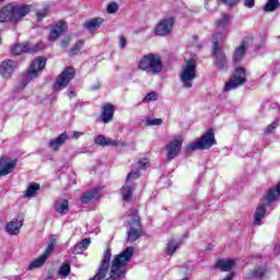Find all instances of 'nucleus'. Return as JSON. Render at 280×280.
<instances>
[{"label":"nucleus","mask_w":280,"mask_h":280,"mask_svg":"<svg viewBox=\"0 0 280 280\" xmlns=\"http://www.w3.org/2000/svg\"><path fill=\"white\" fill-rule=\"evenodd\" d=\"M185 138L183 135H176L173 139L166 144V159L168 161H174L179 154L180 150H183V142Z\"/></svg>","instance_id":"nucleus-8"},{"label":"nucleus","mask_w":280,"mask_h":280,"mask_svg":"<svg viewBox=\"0 0 280 280\" xmlns=\"http://www.w3.org/2000/svg\"><path fill=\"white\" fill-rule=\"evenodd\" d=\"M75 70L73 68H67L63 70L54 84L55 91L59 92L62 91V89H67L69 82L73 80Z\"/></svg>","instance_id":"nucleus-9"},{"label":"nucleus","mask_w":280,"mask_h":280,"mask_svg":"<svg viewBox=\"0 0 280 280\" xmlns=\"http://www.w3.org/2000/svg\"><path fill=\"white\" fill-rule=\"evenodd\" d=\"M65 30H67V22L60 21L57 24H55L50 30V35L48 37V40L50 43H54L65 34Z\"/></svg>","instance_id":"nucleus-15"},{"label":"nucleus","mask_w":280,"mask_h":280,"mask_svg":"<svg viewBox=\"0 0 280 280\" xmlns=\"http://www.w3.org/2000/svg\"><path fill=\"white\" fill-rule=\"evenodd\" d=\"M16 167V160L9 161L7 158L0 159V177L12 174Z\"/></svg>","instance_id":"nucleus-16"},{"label":"nucleus","mask_w":280,"mask_h":280,"mask_svg":"<svg viewBox=\"0 0 280 280\" xmlns=\"http://www.w3.org/2000/svg\"><path fill=\"white\" fill-rule=\"evenodd\" d=\"M163 124V119L161 118H148L147 126H161Z\"/></svg>","instance_id":"nucleus-42"},{"label":"nucleus","mask_w":280,"mask_h":280,"mask_svg":"<svg viewBox=\"0 0 280 280\" xmlns=\"http://www.w3.org/2000/svg\"><path fill=\"white\" fill-rule=\"evenodd\" d=\"M23 226V220L13 219L5 225V231L9 235H19L21 228Z\"/></svg>","instance_id":"nucleus-19"},{"label":"nucleus","mask_w":280,"mask_h":280,"mask_svg":"<svg viewBox=\"0 0 280 280\" xmlns=\"http://www.w3.org/2000/svg\"><path fill=\"white\" fill-rule=\"evenodd\" d=\"M280 122L279 120H275L272 124L268 125L267 129H266V135H273V132L277 130V128H279Z\"/></svg>","instance_id":"nucleus-39"},{"label":"nucleus","mask_w":280,"mask_h":280,"mask_svg":"<svg viewBox=\"0 0 280 280\" xmlns=\"http://www.w3.org/2000/svg\"><path fill=\"white\" fill-rule=\"evenodd\" d=\"M91 246V238H84L81 242H79L73 249L74 255H82L86 248Z\"/></svg>","instance_id":"nucleus-26"},{"label":"nucleus","mask_w":280,"mask_h":280,"mask_svg":"<svg viewBox=\"0 0 280 280\" xmlns=\"http://www.w3.org/2000/svg\"><path fill=\"white\" fill-rule=\"evenodd\" d=\"M50 5L46 4L43 9L36 11L37 21H43V19H47V14H49Z\"/></svg>","instance_id":"nucleus-35"},{"label":"nucleus","mask_w":280,"mask_h":280,"mask_svg":"<svg viewBox=\"0 0 280 280\" xmlns=\"http://www.w3.org/2000/svg\"><path fill=\"white\" fill-rule=\"evenodd\" d=\"M139 176H141V173H139V171H131L127 175L126 183H129V184L133 185L132 180H137V178H139Z\"/></svg>","instance_id":"nucleus-37"},{"label":"nucleus","mask_w":280,"mask_h":280,"mask_svg":"<svg viewBox=\"0 0 280 280\" xmlns=\"http://www.w3.org/2000/svg\"><path fill=\"white\" fill-rule=\"evenodd\" d=\"M44 48L45 46L43 43L37 44L35 48L30 47L28 43L15 44L11 48V54H13V56H21V54H36V51H40V49Z\"/></svg>","instance_id":"nucleus-12"},{"label":"nucleus","mask_w":280,"mask_h":280,"mask_svg":"<svg viewBox=\"0 0 280 280\" xmlns=\"http://www.w3.org/2000/svg\"><path fill=\"white\" fill-rule=\"evenodd\" d=\"M47 65V60L43 57H39L35 59L30 68L26 74L23 75V79L20 83L21 89H25V85L31 81L35 80V78H38V73L45 69V66Z\"/></svg>","instance_id":"nucleus-7"},{"label":"nucleus","mask_w":280,"mask_h":280,"mask_svg":"<svg viewBox=\"0 0 280 280\" xmlns=\"http://www.w3.org/2000/svg\"><path fill=\"white\" fill-rule=\"evenodd\" d=\"M70 273L71 266H69V264H65L60 267L59 275H61V277H69Z\"/></svg>","instance_id":"nucleus-40"},{"label":"nucleus","mask_w":280,"mask_h":280,"mask_svg":"<svg viewBox=\"0 0 280 280\" xmlns=\"http://www.w3.org/2000/svg\"><path fill=\"white\" fill-rule=\"evenodd\" d=\"M156 100H159V93L151 92L144 96L143 102H156Z\"/></svg>","instance_id":"nucleus-41"},{"label":"nucleus","mask_w":280,"mask_h":280,"mask_svg":"<svg viewBox=\"0 0 280 280\" xmlns=\"http://www.w3.org/2000/svg\"><path fill=\"white\" fill-rule=\"evenodd\" d=\"M148 165V160L143 159L139 161V170H145V166Z\"/></svg>","instance_id":"nucleus-47"},{"label":"nucleus","mask_w":280,"mask_h":280,"mask_svg":"<svg viewBox=\"0 0 280 280\" xmlns=\"http://www.w3.org/2000/svg\"><path fill=\"white\" fill-rule=\"evenodd\" d=\"M231 24V15L223 14L219 20H217V28L218 30H226Z\"/></svg>","instance_id":"nucleus-29"},{"label":"nucleus","mask_w":280,"mask_h":280,"mask_svg":"<svg viewBox=\"0 0 280 280\" xmlns=\"http://www.w3.org/2000/svg\"><path fill=\"white\" fill-rule=\"evenodd\" d=\"M233 266H235V259H221L217 261L214 268L221 270V272H229L233 269Z\"/></svg>","instance_id":"nucleus-21"},{"label":"nucleus","mask_w":280,"mask_h":280,"mask_svg":"<svg viewBox=\"0 0 280 280\" xmlns=\"http://www.w3.org/2000/svg\"><path fill=\"white\" fill-rule=\"evenodd\" d=\"M173 27H174V18L172 16L164 18L155 26V34L156 36H167L171 34Z\"/></svg>","instance_id":"nucleus-13"},{"label":"nucleus","mask_w":280,"mask_h":280,"mask_svg":"<svg viewBox=\"0 0 280 280\" xmlns=\"http://www.w3.org/2000/svg\"><path fill=\"white\" fill-rule=\"evenodd\" d=\"M38 189H40L39 184H36V183L31 184L24 194L25 198H34V196H36V191H38Z\"/></svg>","instance_id":"nucleus-31"},{"label":"nucleus","mask_w":280,"mask_h":280,"mask_svg":"<svg viewBox=\"0 0 280 280\" xmlns=\"http://www.w3.org/2000/svg\"><path fill=\"white\" fill-rule=\"evenodd\" d=\"M218 1L220 0H206V9L209 12H213V10H218Z\"/></svg>","instance_id":"nucleus-38"},{"label":"nucleus","mask_w":280,"mask_h":280,"mask_svg":"<svg viewBox=\"0 0 280 280\" xmlns=\"http://www.w3.org/2000/svg\"><path fill=\"white\" fill-rule=\"evenodd\" d=\"M69 43H70V39L65 38V39L61 40L60 47H62V49H67V47H69Z\"/></svg>","instance_id":"nucleus-46"},{"label":"nucleus","mask_w":280,"mask_h":280,"mask_svg":"<svg viewBox=\"0 0 280 280\" xmlns=\"http://www.w3.org/2000/svg\"><path fill=\"white\" fill-rule=\"evenodd\" d=\"M3 3V0H0Z\"/></svg>","instance_id":"nucleus-52"},{"label":"nucleus","mask_w":280,"mask_h":280,"mask_svg":"<svg viewBox=\"0 0 280 280\" xmlns=\"http://www.w3.org/2000/svg\"><path fill=\"white\" fill-rule=\"evenodd\" d=\"M84 47V39H80L78 43H75L72 48L69 50V56H78L80 51H82V48Z\"/></svg>","instance_id":"nucleus-33"},{"label":"nucleus","mask_w":280,"mask_h":280,"mask_svg":"<svg viewBox=\"0 0 280 280\" xmlns=\"http://www.w3.org/2000/svg\"><path fill=\"white\" fill-rule=\"evenodd\" d=\"M278 198H280V182L276 186L269 188L260 199V202L254 212V226H261V220L266 218V209H268V207H270V205Z\"/></svg>","instance_id":"nucleus-2"},{"label":"nucleus","mask_w":280,"mask_h":280,"mask_svg":"<svg viewBox=\"0 0 280 280\" xmlns=\"http://www.w3.org/2000/svg\"><path fill=\"white\" fill-rule=\"evenodd\" d=\"M246 82V70L244 68H236L234 75L225 83V91H233L237 86H242Z\"/></svg>","instance_id":"nucleus-10"},{"label":"nucleus","mask_w":280,"mask_h":280,"mask_svg":"<svg viewBox=\"0 0 280 280\" xmlns=\"http://www.w3.org/2000/svg\"><path fill=\"white\" fill-rule=\"evenodd\" d=\"M82 132H80V131H74L73 133H72V139H80V137H82Z\"/></svg>","instance_id":"nucleus-49"},{"label":"nucleus","mask_w":280,"mask_h":280,"mask_svg":"<svg viewBox=\"0 0 280 280\" xmlns=\"http://www.w3.org/2000/svg\"><path fill=\"white\" fill-rule=\"evenodd\" d=\"M118 10H119V5L117 4V2H110L107 5L108 14H115V12H117Z\"/></svg>","instance_id":"nucleus-43"},{"label":"nucleus","mask_w":280,"mask_h":280,"mask_svg":"<svg viewBox=\"0 0 280 280\" xmlns=\"http://www.w3.org/2000/svg\"><path fill=\"white\" fill-rule=\"evenodd\" d=\"M16 69H19V62L12 59H5L0 63V75L4 80H10Z\"/></svg>","instance_id":"nucleus-11"},{"label":"nucleus","mask_w":280,"mask_h":280,"mask_svg":"<svg viewBox=\"0 0 280 280\" xmlns=\"http://www.w3.org/2000/svg\"><path fill=\"white\" fill-rule=\"evenodd\" d=\"M54 248H56V238L50 237L48 241V246L46 247L42 257H45V259H48L51 253H54Z\"/></svg>","instance_id":"nucleus-30"},{"label":"nucleus","mask_w":280,"mask_h":280,"mask_svg":"<svg viewBox=\"0 0 280 280\" xmlns=\"http://www.w3.org/2000/svg\"><path fill=\"white\" fill-rule=\"evenodd\" d=\"M126 45H127L126 37H124V36L120 37L119 38V47H120V49H125Z\"/></svg>","instance_id":"nucleus-48"},{"label":"nucleus","mask_w":280,"mask_h":280,"mask_svg":"<svg viewBox=\"0 0 280 280\" xmlns=\"http://www.w3.org/2000/svg\"><path fill=\"white\" fill-rule=\"evenodd\" d=\"M45 261H47V259L44 256L40 255L38 258L33 260L28 265V270H35V268H40V266H43L45 264Z\"/></svg>","instance_id":"nucleus-34"},{"label":"nucleus","mask_w":280,"mask_h":280,"mask_svg":"<svg viewBox=\"0 0 280 280\" xmlns=\"http://www.w3.org/2000/svg\"><path fill=\"white\" fill-rule=\"evenodd\" d=\"M113 117H115V106L113 104L103 105V112L101 115L103 124H110Z\"/></svg>","instance_id":"nucleus-18"},{"label":"nucleus","mask_w":280,"mask_h":280,"mask_svg":"<svg viewBox=\"0 0 280 280\" xmlns=\"http://www.w3.org/2000/svg\"><path fill=\"white\" fill-rule=\"evenodd\" d=\"M138 69L145 71L150 75H159L163 71V58H161V55L154 52L143 55L139 59Z\"/></svg>","instance_id":"nucleus-3"},{"label":"nucleus","mask_w":280,"mask_h":280,"mask_svg":"<svg viewBox=\"0 0 280 280\" xmlns=\"http://www.w3.org/2000/svg\"><path fill=\"white\" fill-rule=\"evenodd\" d=\"M74 95H75L74 91H71V92L68 93V97H70V98L73 97Z\"/></svg>","instance_id":"nucleus-51"},{"label":"nucleus","mask_w":280,"mask_h":280,"mask_svg":"<svg viewBox=\"0 0 280 280\" xmlns=\"http://www.w3.org/2000/svg\"><path fill=\"white\" fill-rule=\"evenodd\" d=\"M179 247H180V244L175 243L174 241H171L166 246V254L174 255Z\"/></svg>","instance_id":"nucleus-36"},{"label":"nucleus","mask_w":280,"mask_h":280,"mask_svg":"<svg viewBox=\"0 0 280 280\" xmlns=\"http://www.w3.org/2000/svg\"><path fill=\"white\" fill-rule=\"evenodd\" d=\"M266 272H268V269L266 265H261L259 267H256L248 276L247 279H264L266 277Z\"/></svg>","instance_id":"nucleus-23"},{"label":"nucleus","mask_w":280,"mask_h":280,"mask_svg":"<svg viewBox=\"0 0 280 280\" xmlns=\"http://www.w3.org/2000/svg\"><path fill=\"white\" fill-rule=\"evenodd\" d=\"M217 143L218 142L215 141V133L213 132V129H209L208 132L200 138H197L196 141L188 143L185 151L196 152V150H209Z\"/></svg>","instance_id":"nucleus-4"},{"label":"nucleus","mask_w":280,"mask_h":280,"mask_svg":"<svg viewBox=\"0 0 280 280\" xmlns=\"http://www.w3.org/2000/svg\"><path fill=\"white\" fill-rule=\"evenodd\" d=\"M179 80L184 89H191V86H194V80H196V59L190 58L185 60L179 74Z\"/></svg>","instance_id":"nucleus-6"},{"label":"nucleus","mask_w":280,"mask_h":280,"mask_svg":"<svg viewBox=\"0 0 280 280\" xmlns=\"http://www.w3.org/2000/svg\"><path fill=\"white\" fill-rule=\"evenodd\" d=\"M100 89V83H96L91 88V91H97Z\"/></svg>","instance_id":"nucleus-50"},{"label":"nucleus","mask_w":280,"mask_h":280,"mask_svg":"<svg viewBox=\"0 0 280 280\" xmlns=\"http://www.w3.org/2000/svg\"><path fill=\"white\" fill-rule=\"evenodd\" d=\"M135 189V184L126 182L125 186L121 188V196L124 200H130L132 198V191Z\"/></svg>","instance_id":"nucleus-27"},{"label":"nucleus","mask_w":280,"mask_h":280,"mask_svg":"<svg viewBox=\"0 0 280 280\" xmlns=\"http://www.w3.org/2000/svg\"><path fill=\"white\" fill-rule=\"evenodd\" d=\"M100 189L102 188H93L90 191L85 192L81 197L82 205H89L91 200H100Z\"/></svg>","instance_id":"nucleus-22"},{"label":"nucleus","mask_w":280,"mask_h":280,"mask_svg":"<svg viewBox=\"0 0 280 280\" xmlns=\"http://www.w3.org/2000/svg\"><path fill=\"white\" fill-rule=\"evenodd\" d=\"M96 145H102V148L112 147V148H124L126 143L110 138H106L103 135H98L94 139Z\"/></svg>","instance_id":"nucleus-14"},{"label":"nucleus","mask_w":280,"mask_h":280,"mask_svg":"<svg viewBox=\"0 0 280 280\" xmlns=\"http://www.w3.org/2000/svg\"><path fill=\"white\" fill-rule=\"evenodd\" d=\"M279 8H280L279 0H268V2L264 7V10L265 12H275V10H279Z\"/></svg>","instance_id":"nucleus-32"},{"label":"nucleus","mask_w":280,"mask_h":280,"mask_svg":"<svg viewBox=\"0 0 280 280\" xmlns=\"http://www.w3.org/2000/svg\"><path fill=\"white\" fill-rule=\"evenodd\" d=\"M55 211H57V213H60V215H67V213H69V201L66 199L57 201L55 203Z\"/></svg>","instance_id":"nucleus-25"},{"label":"nucleus","mask_w":280,"mask_h":280,"mask_svg":"<svg viewBox=\"0 0 280 280\" xmlns=\"http://www.w3.org/2000/svg\"><path fill=\"white\" fill-rule=\"evenodd\" d=\"M222 3H224V5H237V3H240V0H220Z\"/></svg>","instance_id":"nucleus-44"},{"label":"nucleus","mask_w":280,"mask_h":280,"mask_svg":"<svg viewBox=\"0 0 280 280\" xmlns=\"http://www.w3.org/2000/svg\"><path fill=\"white\" fill-rule=\"evenodd\" d=\"M102 23H104L102 18H94L85 22L84 27H86L90 32H93V30H100V27H102Z\"/></svg>","instance_id":"nucleus-24"},{"label":"nucleus","mask_w":280,"mask_h":280,"mask_svg":"<svg viewBox=\"0 0 280 280\" xmlns=\"http://www.w3.org/2000/svg\"><path fill=\"white\" fill-rule=\"evenodd\" d=\"M223 36L220 33L213 35V46H212V60L214 67L219 69V71H224L226 67H229V60L226 59V54L224 50L220 48L219 40H222Z\"/></svg>","instance_id":"nucleus-5"},{"label":"nucleus","mask_w":280,"mask_h":280,"mask_svg":"<svg viewBox=\"0 0 280 280\" xmlns=\"http://www.w3.org/2000/svg\"><path fill=\"white\" fill-rule=\"evenodd\" d=\"M132 224L136 228L131 226L128 230V234H127V242H131V243L137 242V240L141 237V221L136 219Z\"/></svg>","instance_id":"nucleus-17"},{"label":"nucleus","mask_w":280,"mask_h":280,"mask_svg":"<svg viewBox=\"0 0 280 280\" xmlns=\"http://www.w3.org/2000/svg\"><path fill=\"white\" fill-rule=\"evenodd\" d=\"M68 139L69 136H67V133H61L58 138L51 139L49 141L50 150H52L54 152H58V150H60V148L65 145V141H67Z\"/></svg>","instance_id":"nucleus-20"},{"label":"nucleus","mask_w":280,"mask_h":280,"mask_svg":"<svg viewBox=\"0 0 280 280\" xmlns=\"http://www.w3.org/2000/svg\"><path fill=\"white\" fill-rule=\"evenodd\" d=\"M32 12V5L26 3L11 2L0 9V23L19 25L27 14Z\"/></svg>","instance_id":"nucleus-1"},{"label":"nucleus","mask_w":280,"mask_h":280,"mask_svg":"<svg viewBox=\"0 0 280 280\" xmlns=\"http://www.w3.org/2000/svg\"><path fill=\"white\" fill-rule=\"evenodd\" d=\"M244 54H246V45L243 43L234 50L233 61L236 63L242 62Z\"/></svg>","instance_id":"nucleus-28"},{"label":"nucleus","mask_w":280,"mask_h":280,"mask_svg":"<svg viewBox=\"0 0 280 280\" xmlns=\"http://www.w3.org/2000/svg\"><path fill=\"white\" fill-rule=\"evenodd\" d=\"M245 8H255V0H245L244 2Z\"/></svg>","instance_id":"nucleus-45"}]
</instances>
